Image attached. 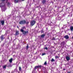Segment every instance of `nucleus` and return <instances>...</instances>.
Instances as JSON below:
<instances>
[{"instance_id":"nucleus-1","label":"nucleus","mask_w":73,"mask_h":73,"mask_svg":"<svg viewBox=\"0 0 73 73\" xmlns=\"http://www.w3.org/2000/svg\"><path fill=\"white\" fill-rule=\"evenodd\" d=\"M25 23H26V21H25V20L21 21L19 23V24H21V25L25 24Z\"/></svg>"},{"instance_id":"nucleus-2","label":"nucleus","mask_w":73,"mask_h":73,"mask_svg":"<svg viewBox=\"0 0 73 73\" xmlns=\"http://www.w3.org/2000/svg\"><path fill=\"white\" fill-rule=\"evenodd\" d=\"M20 31L21 32H22V33H23L24 35H25V34L27 33H28V32H29L28 31H25L23 29H21L20 30Z\"/></svg>"},{"instance_id":"nucleus-3","label":"nucleus","mask_w":73,"mask_h":73,"mask_svg":"<svg viewBox=\"0 0 73 73\" xmlns=\"http://www.w3.org/2000/svg\"><path fill=\"white\" fill-rule=\"evenodd\" d=\"M35 21H32L30 22L31 25H32V26H33V25H34L35 24Z\"/></svg>"},{"instance_id":"nucleus-4","label":"nucleus","mask_w":73,"mask_h":73,"mask_svg":"<svg viewBox=\"0 0 73 73\" xmlns=\"http://www.w3.org/2000/svg\"><path fill=\"white\" fill-rule=\"evenodd\" d=\"M41 66H36L35 68V69H37V68H41Z\"/></svg>"},{"instance_id":"nucleus-5","label":"nucleus","mask_w":73,"mask_h":73,"mask_svg":"<svg viewBox=\"0 0 73 73\" xmlns=\"http://www.w3.org/2000/svg\"><path fill=\"white\" fill-rule=\"evenodd\" d=\"M66 59L67 61H69L70 60V57L68 56H66Z\"/></svg>"},{"instance_id":"nucleus-6","label":"nucleus","mask_w":73,"mask_h":73,"mask_svg":"<svg viewBox=\"0 0 73 73\" xmlns=\"http://www.w3.org/2000/svg\"><path fill=\"white\" fill-rule=\"evenodd\" d=\"M64 38H66V39H68L69 38V36L68 35H66L64 36Z\"/></svg>"},{"instance_id":"nucleus-7","label":"nucleus","mask_w":73,"mask_h":73,"mask_svg":"<svg viewBox=\"0 0 73 73\" xmlns=\"http://www.w3.org/2000/svg\"><path fill=\"white\" fill-rule=\"evenodd\" d=\"M70 29L71 31H72V32H73V26H71L70 27Z\"/></svg>"},{"instance_id":"nucleus-8","label":"nucleus","mask_w":73,"mask_h":73,"mask_svg":"<svg viewBox=\"0 0 73 73\" xmlns=\"http://www.w3.org/2000/svg\"><path fill=\"white\" fill-rule=\"evenodd\" d=\"M1 23L2 24V25H4V21H1Z\"/></svg>"},{"instance_id":"nucleus-9","label":"nucleus","mask_w":73,"mask_h":73,"mask_svg":"<svg viewBox=\"0 0 73 73\" xmlns=\"http://www.w3.org/2000/svg\"><path fill=\"white\" fill-rule=\"evenodd\" d=\"M45 36V35L43 34L40 36V37L41 38H43V37H44Z\"/></svg>"},{"instance_id":"nucleus-10","label":"nucleus","mask_w":73,"mask_h":73,"mask_svg":"<svg viewBox=\"0 0 73 73\" xmlns=\"http://www.w3.org/2000/svg\"><path fill=\"white\" fill-rule=\"evenodd\" d=\"M13 60V59H12V58H11L10 60H9V62L10 63H11L12 62V61Z\"/></svg>"},{"instance_id":"nucleus-11","label":"nucleus","mask_w":73,"mask_h":73,"mask_svg":"<svg viewBox=\"0 0 73 73\" xmlns=\"http://www.w3.org/2000/svg\"><path fill=\"white\" fill-rule=\"evenodd\" d=\"M16 35H18L19 34V32L18 31H16Z\"/></svg>"},{"instance_id":"nucleus-12","label":"nucleus","mask_w":73,"mask_h":73,"mask_svg":"<svg viewBox=\"0 0 73 73\" xmlns=\"http://www.w3.org/2000/svg\"><path fill=\"white\" fill-rule=\"evenodd\" d=\"M4 39V36L2 35L1 36V40H3Z\"/></svg>"},{"instance_id":"nucleus-13","label":"nucleus","mask_w":73,"mask_h":73,"mask_svg":"<svg viewBox=\"0 0 73 73\" xmlns=\"http://www.w3.org/2000/svg\"><path fill=\"white\" fill-rule=\"evenodd\" d=\"M45 2H46L45 0H43L42 3H43V4H45Z\"/></svg>"},{"instance_id":"nucleus-14","label":"nucleus","mask_w":73,"mask_h":73,"mask_svg":"<svg viewBox=\"0 0 73 73\" xmlns=\"http://www.w3.org/2000/svg\"><path fill=\"white\" fill-rule=\"evenodd\" d=\"M18 1H19L18 0H15L14 2L15 3H18Z\"/></svg>"},{"instance_id":"nucleus-15","label":"nucleus","mask_w":73,"mask_h":73,"mask_svg":"<svg viewBox=\"0 0 73 73\" xmlns=\"http://www.w3.org/2000/svg\"><path fill=\"white\" fill-rule=\"evenodd\" d=\"M9 66H10V67L12 66V65H11V63L9 64Z\"/></svg>"},{"instance_id":"nucleus-16","label":"nucleus","mask_w":73,"mask_h":73,"mask_svg":"<svg viewBox=\"0 0 73 73\" xmlns=\"http://www.w3.org/2000/svg\"><path fill=\"white\" fill-rule=\"evenodd\" d=\"M19 71H21V67H19Z\"/></svg>"},{"instance_id":"nucleus-17","label":"nucleus","mask_w":73,"mask_h":73,"mask_svg":"<svg viewBox=\"0 0 73 73\" xmlns=\"http://www.w3.org/2000/svg\"><path fill=\"white\" fill-rule=\"evenodd\" d=\"M6 67H7V65H5L3 66V68L5 69V68H6Z\"/></svg>"},{"instance_id":"nucleus-18","label":"nucleus","mask_w":73,"mask_h":73,"mask_svg":"<svg viewBox=\"0 0 73 73\" xmlns=\"http://www.w3.org/2000/svg\"><path fill=\"white\" fill-rule=\"evenodd\" d=\"M53 61H54V60L53 59H52L51 60V62H53Z\"/></svg>"},{"instance_id":"nucleus-19","label":"nucleus","mask_w":73,"mask_h":73,"mask_svg":"<svg viewBox=\"0 0 73 73\" xmlns=\"http://www.w3.org/2000/svg\"><path fill=\"white\" fill-rule=\"evenodd\" d=\"M46 64H47V63H46V61L44 63V65H46Z\"/></svg>"},{"instance_id":"nucleus-20","label":"nucleus","mask_w":73,"mask_h":73,"mask_svg":"<svg viewBox=\"0 0 73 73\" xmlns=\"http://www.w3.org/2000/svg\"><path fill=\"white\" fill-rule=\"evenodd\" d=\"M55 58H59V57L57 56H55Z\"/></svg>"},{"instance_id":"nucleus-21","label":"nucleus","mask_w":73,"mask_h":73,"mask_svg":"<svg viewBox=\"0 0 73 73\" xmlns=\"http://www.w3.org/2000/svg\"><path fill=\"white\" fill-rule=\"evenodd\" d=\"M27 48V49H28V48H29V46H28V45L26 47Z\"/></svg>"},{"instance_id":"nucleus-22","label":"nucleus","mask_w":73,"mask_h":73,"mask_svg":"<svg viewBox=\"0 0 73 73\" xmlns=\"http://www.w3.org/2000/svg\"><path fill=\"white\" fill-rule=\"evenodd\" d=\"M45 54H46L45 53H43L42 54V56H44V55H45Z\"/></svg>"},{"instance_id":"nucleus-23","label":"nucleus","mask_w":73,"mask_h":73,"mask_svg":"<svg viewBox=\"0 0 73 73\" xmlns=\"http://www.w3.org/2000/svg\"><path fill=\"white\" fill-rule=\"evenodd\" d=\"M55 39H56V38H55L54 37H53L52 40H55Z\"/></svg>"},{"instance_id":"nucleus-24","label":"nucleus","mask_w":73,"mask_h":73,"mask_svg":"<svg viewBox=\"0 0 73 73\" xmlns=\"http://www.w3.org/2000/svg\"><path fill=\"white\" fill-rule=\"evenodd\" d=\"M25 27H22V29H25Z\"/></svg>"},{"instance_id":"nucleus-25","label":"nucleus","mask_w":73,"mask_h":73,"mask_svg":"<svg viewBox=\"0 0 73 73\" xmlns=\"http://www.w3.org/2000/svg\"><path fill=\"white\" fill-rule=\"evenodd\" d=\"M9 3L8 2L7 3V5L8 6H9Z\"/></svg>"},{"instance_id":"nucleus-26","label":"nucleus","mask_w":73,"mask_h":73,"mask_svg":"<svg viewBox=\"0 0 73 73\" xmlns=\"http://www.w3.org/2000/svg\"><path fill=\"white\" fill-rule=\"evenodd\" d=\"M45 49H48V48L47 47H46L45 48Z\"/></svg>"},{"instance_id":"nucleus-27","label":"nucleus","mask_w":73,"mask_h":73,"mask_svg":"<svg viewBox=\"0 0 73 73\" xmlns=\"http://www.w3.org/2000/svg\"><path fill=\"white\" fill-rule=\"evenodd\" d=\"M27 24H28L29 23V22H27Z\"/></svg>"},{"instance_id":"nucleus-28","label":"nucleus","mask_w":73,"mask_h":73,"mask_svg":"<svg viewBox=\"0 0 73 73\" xmlns=\"http://www.w3.org/2000/svg\"><path fill=\"white\" fill-rule=\"evenodd\" d=\"M2 1H5V0H2Z\"/></svg>"},{"instance_id":"nucleus-29","label":"nucleus","mask_w":73,"mask_h":73,"mask_svg":"<svg viewBox=\"0 0 73 73\" xmlns=\"http://www.w3.org/2000/svg\"><path fill=\"white\" fill-rule=\"evenodd\" d=\"M22 0V1H24V0Z\"/></svg>"},{"instance_id":"nucleus-30","label":"nucleus","mask_w":73,"mask_h":73,"mask_svg":"<svg viewBox=\"0 0 73 73\" xmlns=\"http://www.w3.org/2000/svg\"><path fill=\"white\" fill-rule=\"evenodd\" d=\"M63 70H65V69H64Z\"/></svg>"},{"instance_id":"nucleus-31","label":"nucleus","mask_w":73,"mask_h":73,"mask_svg":"<svg viewBox=\"0 0 73 73\" xmlns=\"http://www.w3.org/2000/svg\"><path fill=\"white\" fill-rule=\"evenodd\" d=\"M18 27V28H19V27Z\"/></svg>"},{"instance_id":"nucleus-32","label":"nucleus","mask_w":73,"mask_h":73,"mask_svg":"<svg viewBox=\"0 0 73 73\" xmlns=\"http://www.w3.org/2000/svg\"><path fill=\"white\" fill-rule=\"evenodd\" d=\"M38 7H37L38 8Z\"/></svg>"}]
</instances>
